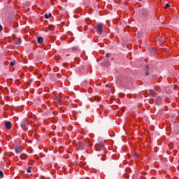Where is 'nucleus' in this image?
Wrapping results in <instances>:
<instances>
[{"instance_id":"1","label":"nucleus","mask_w":179,"mask_h":179,"mask_svg":"<svg viewBox=\"0 0 179 179\" xmlns=\"http://www.w3.org/2000/svg\"><path fill=\"white\" fill-rule=\"evenodd\" d=\"M103 148H104V143H103V142L99 141L96 144V150L97 152H100Z\"/></svg>"},{"instance_id":"2","label":"nucleus","mask_w":179,"mask_h":179,"mask_svg":"<svg viewBox=\"0 0 179 179\" xmlns=\"http://www.w3.org/2000/svg\"><path fill=\"white\" fill-rule=\"evenodd\" d=\"M96 31L98 34H103V24L100 23L96 27Z\"/></svg>"},{"instance_id":"3","label":"nucleus","mask_w":179,"mask_h":179,"mask_svg":"<svg viewBox=\"0 0 179 179\" xmlns=\"http://www.w3.org/2000/svg\"><path fill=\"white\" fill-rule=\"evenodd\" d=\"M20 127L22 129H27V127H29V124L26 122V120H22L20 123Z\"/></svg>"},{"instance_id":"4","label":"nucleus","mask_w":179,"mask_h":179,"mask_svg":"<svg viewBox=\"0 0 179 179\" xmlns=\"http://www.w3.org/2000/svg\"><path fill=\"white\" fill-rule=\"evenodd\" d=\"M14 44L17 47H19V45H20V44H22V38H15L14 39Z\"/></svg>"},{"instance_id":"5","label":"nucleus","mask_w":179,"mask_h":179,"mask_svg":"<svg viewBox=\"0 0 179 179\" xmlns=\"http://www.w3.org/2000/svg\"><path fill=\"white\" fill-rule=\"evenodd\" d=\"M77 146L81 150L85 149L86 148V144L83 141L78 142Z\"/></svg>"},{"instance_id":"6","label":"nucleus","mask_w":179,"mask_h":179,"mask_svg":"<svg viewBox=\"0 0 179 179\" xmlns=\"http://www.w3.org/2000/svg\"><path fill=\"white\" fill-rule=\"evenodd\" d=\"M5 127L7 129H10L12 128V124L10 123V122H6Z\"/></svg>"},{"instance_id":"7","label":"nucleus","mask_w":179,"mask_h":179,"mask_svg":"<svg viewBox=\"0 0 179 179\" xmlns=\"http://www.w3.org/2000/svg\"><path fill=\"white\" fill-rule=\"evenodd\" d=\"M15 153H20L21 152H23V148H22V147H15Z\"/></svg>"},{"instance_id":"8","label":"nucleus","mask_w":179,"mask_h":179,"mask_svg":"<svg viewBox=\"0 0 179 179\" xmlns=\"http://www.w3.org/2000/svg\"><path fill=\"white\" fill-rule=\"evenodd\" d=\"M156 103L158 106H160V104L162 103V97H160V96L157 97V99H156Z\"/></svg>"},{"instance_id":"9","label":"nucleus","mask_w":179,"mask_h":179,"mask_svg":"<svg viewBox=\"0 0 179 179\" xmlns=\"http://www.w3.org/2000/svg\"><path fill=\"white\" fill-rule=\"evenodd\" d=\"M37 41L39 44H43L44 39L43 38V37H38Z\"/></svg>"},{"instance_id":"10","label":"nucleus","mask_w":179,"mask_h":179,"mask_svg":"<svg viewBox=\"0 0 179 179\" xmlns=\"http://www.w3.org/2000/svg\"><path fill=\"white\" fill-rule=\"evenodd\" d=\"M85 142L90 145V148H92V146H93V143H91L90 140H89L88 138L85 139Z\"/></svg>"},{"instance_id":"11","label":"nucleus","mask_w":179,"mask_h":179,"mask_svg":"<svg viewBox=\"0 0 179 179\" xmlns=\"http://www.w3.org/2000/svg\"><path fill=\"white\" fill-rule=\"evenodd\" d=\"M142 36H143V33H142L141 31L138 32L137 34L138 38H141Z\"/></svg>"},{"instance_id":"12","label":"nucleus","mask_w":179,"mask_h":179,"mask_svg":"<svg viewBox=\"0 0 179 179\" xmlns=\"http://www.w3.org/2000/svg\"><path fill=\"white\" fill-rule=\"evenodd\" d=\"M52 16V14L49 13V14H45V19H50Z\"/></svg>"},{"instance_id":"13","label":"nucleus","mask_w":179,"mask_h":179,"mask_svg":"<svg viewBox=\"0 0 179 179\" xmlns=\"http://www.w3.org/2000/svg\"><path fill=\"white\" fill-rule=\"evenodd\" d=\"M157 41L159 43V44H162V43H163V38H157Z\"/></svg>"},{"instance_id":"14","label":"nucleus","mask_w":179,"mask_h":179,"mask_svg":"<svg viewBox=\"0 0 179 179\" xmlns=\"http://www.w3.org/2000/svg\"><path fill=\"white\" fill-rule=\"evenodd\" d=\"M56 100H57V101L59 104H61V103H62V99H61L59 97H57V98H56Z\"/></svg>"},{"instance_id":"15","label":"nucleus","mask_w":179,"mask_h":179,"mask_svg":"<svg viewBox=\"0 0 179 179\" xmlns=\"http://www.w3.org/2000/svg\"><path fill=\"white\" fill-rule=\"evenodd\" d=\"M132 178H133V179H136V178H138V173L134 174L133 176H132Z\"/></svg>"},{"instance_id":"16","label":"nucleus","mask_w":179,"mask_h":179,"mask_svg":"<svg viewBox=\"0 0 179 179\" xmlns=\"http://www.w3.org/2000/svg\"><path fill=\"white\" fill-rule=\"evenodd\" d=\"M15 64H16V62H11L10 63V66H15Z\"/></svg>"},{"instance_id":"17","label":"nucleus","mask_w":179,"mask_h":179,"mask_svg":"<svg viewBox=\"0 0 179 179\" xmlns=\"http://www.w3.org/2000/svg\"><path fill=\"white\" fill-rule=\"evenodd\" d=\"M0 177L1 178H3V172L2 171H0Z\"/></svg>"},{"instance_id":"18","label":"nucleus","mask_w":179,"mask_h":179,"mask_svg":"<svg viewBox=\"0 0 179 179\" xmlns=\"http://www.w3.org/2000/svg\"><path fill=\"white\" fill-rule=\"evenodd\" d=\"M27 173H31V166H29V167L27 169Z\"/></svg>"},{"instance_id":"19","label":"nucleus","mask_w":179,"mask_h":179,"mask_svg":"<svg viewBox=\"0 0 179 179\" xmlns=\"http://www.w3.org/2000/svg\"><path fill=\"white\" fill-rule=\"evenodd\" d=\"M170 8V4L167 3L165 5V9H169Z\"/></svg>"},{"instance_id":"20","label":"nucleus","mask_w":179,"mask_h":179,"mask_svg":"<svg viewBox=\"0 0 179 179\" xmlns=\"http://www.w3.org/2000/svg\"><path fill=\"white\" fill-rule=\"evenodd\" d=\"M72 51H78V47L72 48Z\"/></svg>"},{"instance_id":"21","label":"nucleus","mask_w":179,"mask_h":179,"mask_svg":"<svg viewBox=\"0 0 179 179\" xmlns=\"http://www.w3.org/2000/svg\"><path fill=\"white\" fill-rule=\"evenodd\" d=\"M106 57L107 58H110L111 57V55L110 53H106Z\"/></svg>"},{"instance_id":"22","label":"nucleus","mask_w":179,"mask_h":179,"mask_svg":"<svg viewBox=\"0 0 179 179\" xmlns=\"http://www.w3.org/2000/svg\"><path fill=\"white\" fill-rule=\"evenodd\" d=\"M150 93L151 96H153V94H155V92H153V90H150Z\"/></svg>"},{"instance_id":"23","label":"nucleus","mask_w":179,"mask_h":179,"mask_svg":"<svg viewBox=\"0 0 179 179\" xmlns=\"http://www.w3.org/2000/svg\"><path fill=\"white\" fill-rule=\"evenodd\" d=\"M138 152L134 153V157H138Z\"/></svg>"},{"instance_id":"24","label":"nucleus","mask_w":179,"mask_h":179,"mask_svg":"<svg viewBox=\"0 0 179 179\" xmlns=\"http://www.w3.org/2000/svg\"><path fill=\"white\" fill-rule=\"evenodd\" d=\"M152 78L155 79V78H157V76L156 74H154V75L152 76Z\"/></svg>"},{"instance_id":"25","label":"nucleus","mask_w":179,"mask_h":179,"mask_svg":"<svg viewBox=\"0 0 179 179\" xmlns=\"http://www.w3.org/2000/svg\"><path fill=\"white\" fill-rule=\"evenodd\" d=\"M3 27H2V25H0V31H2Z\"/></svg>"},{"instance_id":"26","label":"nucleus","mask_w":179,"mask_h":179,"mask_svg":"<svg viewBox=\"0 0 179 179\" xmlns=\"http://www.w3.org/2000/svg\"><path fill=\"white\" fill-rule=\"evenodd\" d=\"M149 71H146V73H145V75H146V76H149Z\"/></svg>"},{"instance_id":"27","label":"nucleus","mask_w":179,"mask_h":179,"mask_svg":"<svg viewBox=\"0 0 179 179\" xmlns=\"http://www.w3.org/2000/svg\"><path fill=\"white\" fill-rule=\"evenodd\" d=\"M21 159H24V157H23V156H21Z\"/></svg>"},{"instance_id":"28","label":"nucleus","mask_w":179,"mask_h":179,"mask_svg":"<svg viewBox=\"0 0 179 179\" xmlns=\"http://www.w3.org/2000/svg\"><path fill=\"white\" fill-rule=\"evenodd\" d=\"M21 159H24V157H23V156H21Z\"/></svg>"},{"instance_id":"29","label":"nucleus","mask_w":179,"mask_h":179,"mask_svg":"<svg viewBox=\"0 0 179 179\" xmlns=\"http://www.w3.org/2000/svg\"><path fill=\"white\" fill-rule=\"evenodd\" d=\"M148 68H149V66H146V69H148Z\"/></svg>"},{"instance_id":"30","label":"nucleus","mask_w":179,"mask_h":179,"mask_svg":"<svg viewBox=\"0 0 179 179\" xmlns=\"http://www.w3.org/2000/svg\"><path fill=\"white\" fill-rule=\"evenodd\" d=\"M139 1H142V0H139Z\"/></svg>"}]
</instances>
